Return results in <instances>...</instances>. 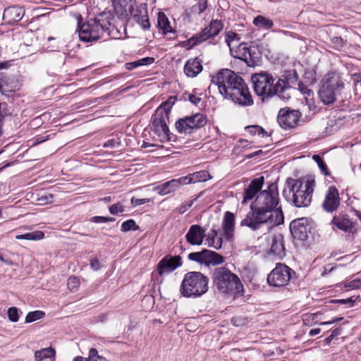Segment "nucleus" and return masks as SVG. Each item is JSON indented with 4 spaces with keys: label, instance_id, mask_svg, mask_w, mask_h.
Wrapping results in <instances>:
<instances>
[{
    "label": "nucleus",
    "instance_id": "1",
    "mask_svg": "<svg viewBox=\"0 0 361 361\" xmlns=\"http://www.w3.org/2000/svg\"><path fill=\"white\" fill-rule=\"evenodd\" d=\"M279 203L278 185L269 184L267 189L262 190L250 205V210L240 221L241 226H246L252 231H269L274 226L284 222V216Z\"/></svg>",
    "mask_w": 361,
    "mask_h": 361
},
{
    "label": "nucleus",
    "instance_id": "2",
    "mask_svg": "<svg viewBox=\"0 0 361 361\" xmlns=\"http://www.w3.org/2000/svg\"><path fill=\"white\" fill-rule=\"evenodd\" d=\"M208 90L209 92L217 90L225 99L240 106L253 104L252 95L244 80L229 69H224L213 76Z\"/></svg>",
    "mask_w": 361,
    "mask_h": 361
},
{
    "label": "nucleus",
    "instance_id": "3",
    "mask_svg": "<svg viewBox=\"0 0 361 361\" xmlns=\"http://www.w3.org/2000/svg\"><path fill=\"white\" fill-rule=\"evenodd\" d=\"M118 19L111 13H103L94 18L89 19L79 26L78 36L85 42L104 41L108 38L120 39L122 33L118 27Z\"/></svg>",
    "mask_w": 361,
    "mask_h": 361
},
{
    "label": "nucleus",
    "instance_id": "4",
    "mask_svg": "<svg viewBox=\"0 0 361 361\" xmlns=\"http://www.w3.org/2000/svg\"><path fill=\"white\" fill-rule=\"evenodd\" d=\"M286 183L288 189L283 190V196L287 202L296 207H306L311 204L314 180L288 178Z\"/></svg>",
    "mask_w": 361,
    "mask_h": 361
},
{
    "label": "nucleus",
    "instance_id": "5",
    "mask_svg": "<svg viewBox=\"0 0 361 361\" xmlns=\"http://www.w3.org/2000/svg\"><path fill=\"white\" fill-rule=\"evenodd\" d=\"M176 102V97L171 96L162 102L156 109L152 118V130L161 142L169 141L171 133L168 127L171 109Z\"/></svg>",
    "mask_w": 361,
    "mask_h": 361
},
{
    "label": "nucleus",
    "instance_id": "6",
    "mask_svg": "<svg viewBox=\"0 0 361 361\" xmlns=\"http://www.w3.org/2000/svg\"><path fill=\"white\" fill-rule=\"evenodd\" d=\"M209 278L200 271L186 273L180 283L179 291L182 296L188 298H198L209 289Z\"/></svg>",
    "mask_w": 361,
    "mask_h": 361
},
{
    "label": "nucleus",
    "instance_id": "7",
    "mask_svg": "<svg viewBox=\"0 0 361 361\" xmlns=\"http://www.w3.org/2000/svg\"><path fill=\"white\" fill-rule=\"evenodd\" d=\"M213 282L216 289L226 295L235 297L243 292V285L239 277L225 267H219L214 270Z\"/></svg>",
    "mask_w": 361,
    "mask_h": 361
},
{
    "label": "nucleus",
    "instance_id": "8",
    "mask_svg": "<svg viewBox=\"0 0 361 361\" xmlns=\"http://www.w3.org/2000/svg\"><path fill=\"white\" fill-rule=\"evenodd\" d=\"M319 92L321 101L326 105L333 104L344 89V82L338 73L329 72L322 80Z\"/></svg>",
    "mask_w": 361,
    "mask_h": 361
},
{
    "label": "nucleus",
    "instance_id": "9",
    "mask_svg": "<svg viewBox=\"0 0 361 361\" xmlns=\"http://www.w3.org/2000/svg\"><path fill=\"white\" fill-rule=\"evenodd\" d=\"M251 79L254 91L262 98V101L274 95L281 98V91L277 87V81L274 83V79L271 74L267 72L255 73Z\"/></svg>",
    "mask_w": 361,
    "mask_h": 361
},
{
    "label": "nucleus",
    "instance_id": "10",
    "mask_svg": "<svg viewBox=\"0 0 361 361\" xmlns=\"http://www.w3.org/2000/svg\"><path fill=\"white\" fill-rule=\"evenodd\" d=\"M21 77L7 71L0 73V92L10 102H13L20 94L18 93L22 86Z\"/></svg>",
    "mask_w": 361,
    "mask_h": 361
},
{
    "label": "nucleus",
    "instance_id": "11",
    "mask_svg": "<svg viewBox=\"0 0 361 361\" xmlns=\"http://www.w3.org/2000/svg\"><path fill=\"white\" fill-rule=\"evenodd\" d=\"M295 275V271L282 263H277L276 267L267 276V283L273 287L287 286Z\"/></svg>",
    "mask_w": 361,
    "mask_h": 361
},
{
    "label": "nucleus",
    "instance_id": "12",
    "mask_svg": "<svg viewBox=\"0 0 361 361\" xmlns=\"http://www.w3.org/2000/svg\"><path fill=\"white\" fill-rule=\"evenodd\" d=\"M230 52L233 57L244 61L249 66L257 65L260 59V54L257 48L248 46L247 43H240L235 47H231Z\"/></svg>",
    "mask_w": 361,
    "mask_h": 361
},
{
    "label": "nucleus",
    "instance_id": "13",
    "mask_svg": "<svg viewBox=\"0 0 361 361\" xmlns=\"http://www.w3.org/2000/svg\"><path fill=\"white\" fill-rule=\"evenodd\" d=\"M224 24L220 20H212L209 26L205 27L200 34L192 37L189 42L192 45H197L207 39L215 37L221 31Z\"/></svg>",
    "mask_w": 361,
    "mask_h": 361
},
{
    "label": "nucleus",
    "instance_id": "14",
    "mask_svg": "<svg viewBox=\"0 0 361 361\" xmlns=\"http://www.w3.org/2000/svg\"><path fill=\"white\" fill-rule=\"evenodd\" d=\"M284 78H279L277 80V87L281 91V99L288 100L290 98L289 92L293 85H295L298 80V75L295 71H286L283 75Z\"/></svg>",
    "mask_w": 361,
    "mask_h": 361
},
{
    "label": "nucleus",
    "instance_id": "15",
    "mask_svg": "<svg viewBox=\"0 0 361 361\" xmlns=\"http://www.w3.org/2000/svg\"><path fill=\"white\" fill-rule=\"evenodd\" d=\"M290 231L295 239L301 241L307 240L311 232V226L308 219L300 218L293 220L290 224Z\"/></svg>",
    "mask_w": 361,
    "mask_h": 361
},
{
    "label": "nucleus",
    "instance_id": "16",
    "mask_svg": "<svg viewBox=\"0 0 361 361\" xmlns=\"http://www.w3.org/2000/svg\"><path fill=\"white\" fill-rule=\"evenodd\" d=\"M181 266L182 259L179 255H167L159 261L155 271L159 276H164L173 272Z\"/></svg>",
    "mask_w": 361,
    "mask_h": 361
},
{
    "label": "nucleus",
    "instance_id": "17",
    "mask_svg": "<svg viewBox=\"0 0 361 361\" xmlns=\"http://www.w3.org/2000/svg\"><path fill=\"white\" fill-rule=\"evenodd\" d=\"M300 117V113L297 110L282 109L279 111L277 121L279 126L284 129L293 128Z\"/></svg>",
    "mask_w": 361,
    "mask_h": 361
},
{
    "label": "nucleus",
    "instance_id": "18",
    "mask_svg": "<svg viewBox=\"0 0 361 361\" xmlns=\"http://www.w3.org/2000/svg\"><path fill=\"white\" fill-rule=\"evenodd\" d=\"M131 15L133 20L140 25L142 30H147L149 29L150 23L146 4H140L133 7L131 9Z\"/></svg>",
    "mask_w": 361,
    "mask_h": 361
},
{
    "label": "nucleus",
    "instance_id": "19",
    "mask_svg": "<svg viewBox=\"0 0 361 361\" xmlns=\"http://www.w3.org/2000/svg\"><path fill=\"white\" fill-rule=\"evenodd\" d=\"M340 204V198L338 189L331 185L329 188L323 202V207L328 212L336 210Z\"/></svg>",
    "mask_w": 361,
    "mask_h": 361
},
{
    "label": "nucleus",
    "instance_id": "20",
    "mask_svg": "<svg viewBox=\"0 0 361 361\" xmlns=\"http://www.w3.org/2000/svg\"><path fill=\"white\" fill-rule=\"evenodd\" d=\"M205 236V230L200 225L194 224L186 233L185 240L191 245H200Z\"/></svg>",
    "mask_w": 361,
    "mask_h": 361
},
{
    "label": "nucleus",
    "instance_id": "21",
    "mask_svg": "<svg viewBox=\"0 0 361 361\" xmlns=\"http://www.w3.org/2000/svg\"><path fill=\"white\" fill-rule=\"evenodd\" d=\"M264 176H260L252 180L247 188L245 189L242 203L245 204L247 201L251 200L258 195L262 191L261 190L264 185Z\"/></svg>",
    "mask_w": 361,
    "mask_h": 361
},
{
    "label": "nucleus",
    "instance_id": "22",
    "mask_svg": "<svg viewBox=\"0 0 361 361\" xmlns=\"http://www.w3.org/2000/svg\"><path fill=\"white\" fill-rule=\"evenodd\" d=\"M223 235L225 240H233L235 233V216L231 212H226L222 222Z\"/></svg>",
    "mask_w": 361,
    "mask_h": 361
},
{
    "label": "nucleus",
    "instance_id": "23",
    "mask_svg": "<svg viewBox=\"0 0 361 361\" xmlns=\"http://www.w3.org/2000/svg\"><path fill=\"white\" fill-rule=\"evenodd\" d=\"M269 254L279 259L285 257L284 240L282 234L276 233L271 237Z\"/></svg>",
    "mask_w": 361,
    "mask_h": 361
},
{
    "label": "nucleus",
    "instance_id": "24",
    "mask_svg": "<svg viewBox=\"0 0 361 361\" xmlns=\"http://www.w3.org/2000/svg\"><path fill=\"white\" fill-rule=\"evenodd\" d=\"M202 71L201 61L197 57L189 59L184 66V73L189 78L196 77Z\"/></svg>",
    "mask_w": 361,
    "mask_h": 361
},
{
    "label": "nucleus",
    "instance_id": "25",
    "mask_svg": "<svg viewBox=\"0 0 361 361\" xmlns=\"http://www.w3.org/2000/svg\"><path fill=\"white\" fill-rule=\"evenodd\" d=\"M23 16L24 10L23 8L16 6L6 8L3 14L4 18L9 23L20 20Z\"/></svg>",
    "mask_w": 361,
    "mask_h": 361
},
{
    "label": "nucleus",
    "instance_id": "26",
    "mask_svg": "<svg viewBox=\"0 0 361 361\" xmlns=\"http://www.w3.org/2000/svg\"><path fill=\"white\" fill-rule=\"evenodd\" d=\"M183 181L182 180V177L177 178V179H172L169 181L165 182L161 185L158 187L159 192L158 193L160 195H166L167 194H169L172 192H174L178 188H180V186L183 185Z\"/></svg>",
    "mask_w": 361,
    "mask_h": 361
},
{
    "label": "nucleus",
    "instance_id": "27",
    "mask_svg": "<svg viewBox=\"0 0 361 361\" xmlns=\"http://www.w3.org/2000/svg\"><path fill=\"white\" fill-rule=\"evenodd\" d=\"M209 178H211V176L209 172L203 170L189 174L186 176H183L182 180L184 185H188L190 183L207 181Z\"/></svg>",
    "mask_w": 361,
    "mask_h": 361
},
{
    "label": "nucleus",
    "instance_id": "28",
    "mask_svg": "<svg viewBox=\"0 0 361 361\" xmlns=\"http://www.w3.org/2000/svg\"><path fill=\"white\" fill-rule=\"evenodd\" d=\"M157 26L163 35H166L170 33L175 34L176 31L171 26L170 21L166 14L163 12H159L157 17Z\"/></svg>",
    "mask_w": 361,
    "mask_h": 361
},
{
    "label": "nucleus",
    "instance_id": "29",
    "mask_svg": "<svg viewBox=\"0 0 361 361\" xmlns=\"http://www.w3.org/2000/svg\"><path fill=\"white\" fill-rule=\"evenodd\" d=\"M192 130L198 129L206 124L205 117L200 113L185 116Z\"/></svg>",
    "mask_w": 361,
    "mask_h": 361
},
{
    "label": "nucleus",
    "instance_id": "30",
    "mask_svg": "<svg viewBox=\"0 0 361 361\" xmlns=\"http://www.w3.org/2000/svg\"><path fill=\"white\" fill-rule=\"evenodd\" d=\"M128 1L129 0H114L113 5L118 20H121V18L127 16Z\"/></svg>",
    "mask_w": 361,
    "mask_h": 361
},
{
    "label": "nucleus",
    "instance_id": "31",
    "mask_svg": "<svg viewBox=\"0 0 361 361\" xmlns=\"http://www.w3.org/2000/svg\"><path fill=\"white\" fill-rule=\"evenodd\" d=\"M333 222L336 227L344 231H348L353 227V221L348 217L345 216L334 218Z\"/></svg>",
    "mask_w": 361,
    "mask_h": 361
},
{
    "label": "nucleus",
    "instance_id": "32",
    "mask_svg": "<svg viewBox=\"0 0 361 361\" xmlns=\"http://www.w3.org/2000/svg\"><path fill=\"white\" fill-rule=\"evenodd\" d=\"M176 128L177 131L180 134H190L192 132V130L189 125V123L186 118V117H183L179 118L175 123Z\"/></svg>",
    "mask_w": 361,
    "mask_h": 361
},
{
    "label": "nucleus",
    "instance_id": "33",
    "mask_svg": "<svg viewBox=\"0 0 361 361\" xmlns=\"http://www.w3.org/2000/svg\"><path fill=\"white\" fill-rule=\"evenodd\" d=\"M253 24L256 27H262L265 30H269L274 25V23L271 19L261 15L256 16L253 19Z\"/></svg>",
    "mask_w": 361,
    "mask_h": 361
},
{
    "label": "nucleus",
    "instance_id": "34",
    "mask_svg": "<svg viewBox=\"0 0 361 361\" xmlns=\"http://www.w3.org/2000/svg\"><path fill=\"white\" fill-rule=\"evenodd\" d=\"M208 250H203L200 252H191L188 255V258L190 261H193L200 264H207Z\"/></svg>",
    "mask_w": 361,
    "mask_h": 361
},
{
    "label": "nucleus",
    "instance_id": "35",
    "mask_svg": "<svg viewBox=\"0 0 361 361\" xmlns=\"http://www.w3.org/2000/svg\"><path fill=\"white\" fill-rule=\"evenodd\" d=\"M241 37L239 34L233 31H227L225 33V42L231 49V47L238 45Z\"/></svg>",
    "mask_w": 361,
    "mask_h": 361
},
{
    "label": "nucleus",
    "instance_id": "36",
    "mask_svg": "<svg viewBox=\"0 0 361 361\" xmlns=\"http://www.w3.org/2000/svg\"><path fill=\"white\" fill-rule=\"evenodd\" d=\"M55 356V350L51 347L37 350L35 353L36 361H42L45 358H51Z\"/></svg>",
    "mask_w": 361,
    "mask_h": 361
},
{
    "label": "nucleus",
    "instance_id": "37",
    "mask_svg": "<svg viewBox=\"0 0 361 361\" xmlns=\"http://www.w3.org/2000/svg\"><path fill=\"white\" fill-rule=\"evenodd\" d=\"M44 237V232L41 231H36L34 232L27 233L25 234L17 235L16 236V238L17 240H39L43 239Z\"/></svg>",
    "mask_w": 361,
    "mask_h": 361
},
{
    "label": "nucleus",
    "instance_id": "38",
    "mask_svg": "<svg viewBox=\"0 0 361 361\" xmlns=\"http://www.w3.org/2000/svg\"><path fill=\"white\" fill-rule=\"evenodd\" d=\"M224 262V257L219 254L208 250L207 265H217Z\"/></svg>",
    "mask_w": 361,
    "mask_h": 361
},
{
    "label": "nucleus",
    "instance_id": "39",
    "mask_svg": "<svg viewBox=\"0 0 361 361\" xmlns=\"http://www.w3.org/2000/svg\"><path fill=\"white\" fill-rule=\"evenodd\" d=\"M44 315L45 313L41 310L30 312L26 315L25 322V323H31L43 318Z\"/></svg>",
    "mask_w": 361,
    "mask_h": 361
},
{
    "label": "nucleus",
    "instance_id": "40",
    "mask_svg": "<svg viewBox=\"0 0 361 361\" xmlns=\"http://www.w3.org/2000/svg\"><path fill=\"white\" fill-rule=\"evenodd\" d=\"M312 159L317 164L322 173L324 176H329L330 174L328 167L321 156L314 154L312 157Z\"/></svg>",
    "mask_w": 361,
    "mask_h": 361
},
{
    "label": "nucleus",
    "instance_id": "41",
    "mask_svg": "<svg viewBox=\"0 0 361 361\" xmlns=\"http://www.w3.org/2000/svg\"><path fill=\"white\" fill-rule=\"evenodd\" d=\"M139 226L136 224L133 219H128L122 223L121 230L123 232H128L130 231H137Z\"/></svg>",
    "mask_w": 361,
    "mask_h": 361
},
{
    "label": "nucleus",
    "instance_id": "42",
    "mask_svg": "<svg viewBox=\"0 0 361 361\" xmlns=\"http://www.w3.org/2000/svg\"><path fill=\"white\" fill-rule=\"evenodd\" d=\"M246 130L251 135H258L259 136L264 137V135H267V132L259 126H250L246 128Z\"/></svg>",
    "mask_w": 361,
    "mask_h": 361
},
{
    "label": "nucleus",
    "instance_id": "43",
    "mask_svg": "<svg viewBox=\"0 0 361 361\" xmlns=\"http://www.w3.org/2000/svg\"><path fill=\"white\" fill-rule=\"evenodd\" d=\"M201 194L198 195L196 197H195L194 199L188 201V202H183L182 203L177 209V212L180 214H184L186 211H188L191 207L192 205L193 204V203L200 197Z\"/></svg>",
    "mask_w": 361,
    "mask_h": 361
},
{
    "label": "nucleus",
    "instance_id": "44",
    "mask_svg": "<svg viewBox=\"0 0 361 361\" xmlns=\"http://www.w3.org/2000/svg\"><path fill=\"white\" fill-rule=\"evenodd\" d=\"M80 286V280L75 276H71L68 278L67 281V286L68 288L72 291L75 292L77 290L78 288Z\"/></svg>",
    "mask_w": 361,
    "mask_h": 361
},
{
    "label": "nucleus",
    "instance_id": "45",
    "mask_svg": "<svg viewBox=\"0 0 361 361\" xmlns=\"http://www.w3.org/2000/svg\"><path fill=\"white\" fill-rule=\"evenodd\" d=\"M109 210L113 215H117L126 211L125 207L121 202L113 204L109 207Z\"/></svg>",
    "mask_w": 361,
    "mask_h": 361
},
{
    "label": "nucleus",
    "instance_id": "46",
    "mask_svg": "<svg viewBox=\"0 0 361 361\" xmlns=\"http://www.w3.org/2000/svg\"><path fill=\"white\" fill-rule=\"evenodd\" d=\"M8 317L11 322H17L19 319L18 309L16 307H9L8 310Z\"/></svg>",
    "mask_w": 361,
    "mask_h": 361
},
{
    "label": "nucleus",
    "instance_id": "47",
    "mask_svg": "<svg viewBox=\"0 0 361 361\" xmlns=\"http://www.w3.org/2000/svg\"><path fill=\"white\" fill-rule=\"evenodd\" d=\"M317 315L316 314L307 313L302 316V321L305 325H312L316 322Z\"/></svg>",
    "mask_w": 361,
    "mask_h": 361
},
{
    "label": "nucleus",
    "instance_id": "48",
    "mask_svg": "<svg viewBox=\"0 0 361 361\" xmlns=\"http://www.w3.org/2000/svg\"><path fill=\"white\" fill-rule=\"evenodd\" d=\"M207 240H208L209 246L215 248L216 250L220 249L222 246L221 238H219V237L214 238H207Z\"/></svg>",
    "mask_w": 361,
    "mask_h": 361
},
{
    "label": "nucleus",
    "instance_id": "49",
    "mask_svg": "<svg viewBox=\"0 0 361 361\" xmlns=\"http://www.w3.org/2000/svg\"><path fill=\"white\" fill-rule=\"evenodd\" d=\"M87 361H102L103 357L99 356L98 354V351L95 348H92L90 350L88 357H87Z\"/></svg>",
    "mask_w": 361,
    "mask_h": 361
},
{
    "label": "nucleus",
    "instance_id": "50",
    "mask_svg": "<svg viewBox=\"0 0 361 361\" xmlns=\"http://www.w3.org/2000/svg\"><path fill=\"white\" fill-rule=\"evenodd\" d=\"M345 287L348 288L350 289H357L361 288V279H355L350 281L346 282L345 284Z\"/></svg>",
    "mask_w": 361,
    "mask_h": 361
},
{
    "label": "nucleus",
    "instance_id": "51",
    "mask_svg": "<svg viewBox=\"0 0 361 361\" xmlns=\"http://www.w3.org/2000/svg\"><path fill=\"white\" fill-rule=\"evenodd\" d=\"M90 221L91 222L96 223V224H103V223H106L108 221H113L114 219L111 218V217L95 216L92 217Z\"/></svg>",
    "mask_w": 361,
    "mask_h": 361
},
{
    "label": "nucleus",
    "instance_id": "52",
    "mask_svg": "<svg viewBox=\"0 0 361 361\" xmlns=\"http://www.w3.org/2000/svg\"><path fill=\"white\" fill-rule=\"evenodd\" d=\"M120 145V142L118 139L112 138L106 140L104 144L103 147L106 148H115Z\"/></svg>",
    "mask_w": 361,
    "mask_h": 361
},
{
    "label": "nucleus",
    "instance_id": "53",
    "mask_svg": "<svg viewBox=\"0 0 361 361\" xmlns=\"http://www.w3.org/2000/svg\"><path fill=\"white\" fill-rule=\"evenodd\" d=\"M11 111L8 107V104L6 102H0V116L4 119V117L7 115H10Z\"/></svg>",
    "mask_w": 361,
    "mask_h": 361
},
{
    "label": "nucleus",
    "instance_id": "54",
    "mask_svg": "<svg viewBox=\"0 0 361 361\" xmlns=\"http://www.w3.org/2000/svg\"><path fill=\"white\" fill-rule=\"evenodd\" d=\"M150 201L149 199H147V198H142V199H139V198H136V197H132L131 198V204L133 207H137V206H140V205H142V204H144L145 203H147Z\"/></svg>",
    "mask_w": 361,
    "mask_h": 361
},
{
    "label": "nucleus",
    "instance_id": "55",
    "mask_svg": "<svg viewBox=\"0 0 361 361\" xmlns=\"http://www.w3.org/2000/svg\"><path fill=\"white\" fill-rule=\"evenodd\" d=\"M138 66H147L154 62V58L153 57H145L137 61Z\"/></svg>",
    "mask_w": 361,
    "mask_h": 361
},
{
    "label": "nucleus",
    "instance_id": "56",
    "mask_svg": "<svg viewBox=\"0 0 361 361\" xmlns=\"http://www.w3.org/2000/svg\"><path fill=\"white\" fill-rule=\"evenodd\" d=\"M331 302L334 303H340L343 305H345L348 307H353L354 305L355 301L352 300V298L342 299V300H332Z\"/></svg>",
    "mask_w": 361,
    "mask_h": 361
},
{
    "label": "nucleus",
    "instance_id": "57",
    "mask_svg": "<svg viewBox=\"0 0 361 361\" xmlns=\"http://www.w3.org/2000/svg\"><path fill=\"white\" fill-rule=\"evenodd\" d=\"M90 266L91 268L94 271H97L100 269V263L97 259H92L90 262Z\"/></svg>",
    "mask_w": 361,
    "mask_h": 361
},
{
    "label": "nucleus",
    "instance_id": "58",
    "mask_svg": "<svg viewBox=\"0 0 361 361\" xmlns=\"http://www.w3.org/2000/svg\"><path fill=\"white\" fill-rule=\"evenodd\" d=\"M188 99L189 101L193 104H195L197 105V104L200 103V102L201 101V98L196 96V95H194V94H190L188 96Z\"/></svg>",
    "mask_w": 361,
    "mask_h": 361
},
{
    "label": "nucleus",
    "instance_id": "59",
    "mask_svg": "<svg viewBox=\"0 0 361 361\" xmlns=\"http://www.w3.org/2000/svg\"><path fill=\"white\" fill-rule=\"evenodd\" d=\"M137 67H139V66H138L137 61L126 63V68L127 70H129V71L133 70Z\"/></svg>",
    "mask_w": 361,
    "mask_h": 361
},
{
    "label": "nucleus",
    "instance_id": "60",
    "mask_svg": "<svg viewBox=\"0 0 361 361\" xmlns=\"http://www.w3.org/2000/svg\"><path fill=\"white\" fill-rule=\"evenodd\" d=\"M332 42L335 44H337L338 46H339L341 47H343V44H344L343 39L340 37H333Z\"/></svg>",
    "mask_w": 361,
    "mask_h": 361
},
{
    "label": "nucleus",
    "instance_id": "61",
    "mask_svg": "<svg viewBox=\"0 0 361 361\" xmlns=\"http://www.w3.org/2000/svg\"><path fill=\"white\" fill-rule=\"evenodd\" d=\"M218 237V231L213 226L208 233L207 238Z\"/></svg>",
    "mask_w": 361,
    "mask_h": 361
},
{
    "label": "nucleus",
    "instance_id": "62",
    "mask_svg": "<svg viewBox=\"0 0 361 361\" xmlns=\"http://www.w3.org/2000/svg\"><path fill=\"white\" fill-rule=\"evenodd\" d=\"M299 89L300 90V92L304 94H307V95H310L311 94V90L307 89V87L304 86L302 84H300L299 83Z\"/></svg>",
    "mask_w": 361,
    "mask_h": 361
},
{
    "label": "nucleus",
    "instance_id": "63",
    "mask_svg": "<svg viewBox=\"0 0 361 361\" xmlns=\"http://www.w3.org/2000/svg\"><path fill=\"white\" fill-rule=\"evenodd\" d=\"M342 319H343V317H334L331 321L321 322L319 324L320 325L331 324L336 323V322H337L338 321H341Z\"/></svg>",
    "mask_w": 361,
    "mask_h": 361
},
{
    "label": "nucleus",
    "instance_id": "64",
    "mask_svg": "<svg viewBox=\"0 0 361 361\" xmlns=\"http://www.w3.org/2000/svg\"><path fill=\"white\" fill-rule=\"evenodd\" d=\"M342 333V329L341 328H336L331 331V335H332L333 337H336L339 335H341Z\"/></svg>",
    "mask_w": 361,
    "mask_h": 361
}]
</instances>
